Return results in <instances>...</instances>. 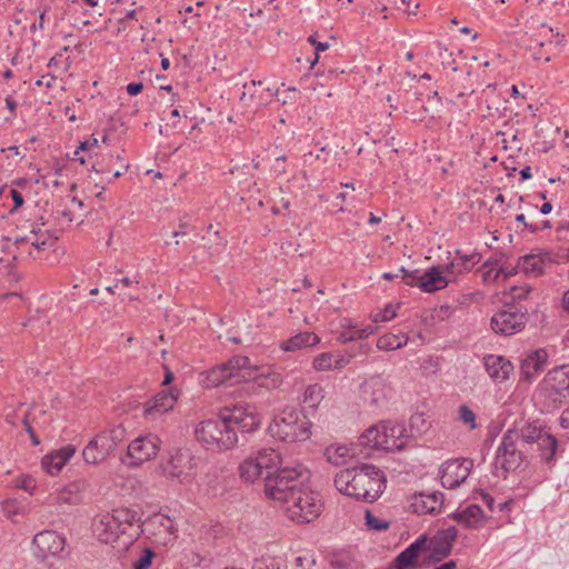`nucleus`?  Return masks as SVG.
Segmentation results:
<instances>
[{
  "mask_svg": "<svg viewBox=\"0 0 569 569\" xmlns=\"http://www.w3.org/2000/svg\"><path fill=\"white\" fill-rule=\"evenodd\" d=\"M418 552L416 548L411 547L410 545L401 551L393 560L392 567L396 569H407L415 565V560L418 557Z\"/></svg>",
  "mask_w": 569,
  "mask_h": 569,
  "instance_id": "obj_41",
  "label": "nucleus"
},
{
  "mask_svg": "<svg viewBox=\"0 0 569 569\" xmlns=\"http://www.w3.org/2000/svg\"><path fill=\"white\" fill-rule=\"evenodd\" d=\"M480 497L482 502L488 507L490 511L495 510V499L488 492L481 491Z\"/></svg>",
  "mask_w": 569,
  "mask_h": 569,
  "instance_id": "obj_59",
  "label": "nucleus"
},
{
  "mask_svg": "<svg viewBox=\"0 0 569 569\" xmlns=\"http://www.w3.org/2000/svg\"><path fill=\"white\" fill-rule=\"evenodd\" d=\"M319 341H320V338L316 333L305 331V332H299V333L290 337L289 339L282 341L280 347L284 351H297L302 348L313 347V346L318 345Z\"/></svg>",
  "mask_w": 569,
  "mask_h": 569,
  "instance_id": "obj_31",
  "label": "nucleus"
},
{
  "mask_svg": "<svg viewBox=\"0 0 569 569\" xmlns=\"http://www.w3.org/2000/svg\"><path fill=\"white\" fill-rule=\"evenodd\" d=\"M397 315V308L392 305H387L383 309L377 311L371 315L372 321L377 322H386L393 319Z\"/></svg>",
  "mask_w": 569,
  "mask_h": 569,
  "instance_id": "obj_45",
  "label": "nucleus"
},
{
  "mask_svg": "<svg viewBox=\"0 0 569 569\" xmlns=\"http://www.w3.org/2000/svg\"><path fill=\"white\" fill-rule=\"evenodd\" d=\"M142 532H148L154 540L163 546L172 543L177 538L178 528L167 515L156 513L143 523Z\"/></svg>",
  "mask_w": 569,
  "mask_h": 569,
  "instance_id": "obj_17",
  "label": "nucleus"
},
{
  "mask_svg": "<svg viewBox=\"0 0 569 569\" xmlns=\"http://www.w3.org/2000/svg\"><path fill=\"white\" fill-rule=\"evenodd\" d=\"M154 556H156V553L152 549L144 548L142 550L141 555L139 556V558L132 562V568L133 569H149Z\"/></svg>",
  "mask_w": 569,
  "mask_h": 569,
  "instance_id": "obj_44",
  "label": "nucleus"
},
{
  "mask_svg": "<svg viewBox=\"0 0 569 569\" xmlns=\"http://www.w3.org/2000/svg\"><path fill=\"white\" fill-rule=\"evenodd\" d=\"M408 436L401 423L382 421L368 428L360 437L361 445L372 449L395 451L406 447Z\"/></svg>",
  "mask_w": 569,
  "mask_h": 569,
  "instance_id": "obj_7",
  "label": "nucleus"
},
{
  "mask_svg": "<svg viewBox=\"0 0 569 569\" xmlns=\"http://www.w3.org/2000/svg\"><path fill=\"white\" fill-rule=\"evenodd\" d=\"M80 487H83V483H72L70 485L60 496L59 500L67 503H78L80 502V496L78 493L73 495L72 488H76L78 491Z\"/></svg>",
  "mask_w": 569,
  "mask_h": 569,
  "instance_id": "obj_49",
  "label": "nucleus"
},
{
  "mask_svg": "<svg viewBox=\"0 0 569 569\" xmlns=\"http://www.w3.org/2000/svg\"><path fill=\"white\" fill-rule=\"evenodd\" d=\"M311 422L302 411L287 407L268 427L272 438L284 442L305 441L311 436Z\"/></svg>",
  "mask_w": 569,
  "mask_h": 569,
  "instance_id": "obj_4",
  "label": "nucleus"
},
{
  "mask_svg": "<svg viewBox=\"0 0 569 569\" xmlns=\"http://www.w3.org/2000/svg\"><path fill=\"white\" fill-rule=\"evenodd\" d=\"M6 106L7 108L9 109V111L14 114L16 113V110H17V101L11 97H7L6 98Z\"/></svg>",
  "mask_w": 569,
  "mask_h": 569,
  "instance_id": "obj_62",
  "label": "nucleus"
},
{
  "mask_svg": "<svg viewBox=\"0 0 569 569\" xmlns=\"http://www.w3.org/2000/svg\"><path fill=\"white\" fill-rule=\"evenodd\" d=\"M308 41H309L311 44H313V46H315V50H316V58H315V60H313V61H312V63H311V64L313 66L315 63H317V61H318V59H319V52L327 50V49L329 48V43H328V42H320V41H317L315 36H310V37L308 38Z\"/></svg>",
  "mask_w": 569,
  "mask_h": 569,
  "instance_id": "obj_51",
  "label": "nucleus"
},
{
  "mask_svg": "<svg viewBox=\"0 0 569 569\" xmlns=\"http://www.w3.org/2000/svg\"><path fill=\"white\" fill-rule=\"evenodd\" d=\"M550 262L548 253H530L518 259V268L527 277L537 278L545 273L547 263Z\"/></svg>",
  "mask_w": 569,
  "mask_h": 569,
  "instance_id": "obj_27",
  "label": "nucleus"
},
{
  "mask_svg": "<svg viewBox=\"0 0 569 569\" xmlns=\"http://www.w3.org/2000/svg\"><path fill=\"white\" fill-rule=\"evenodd\" d=\"M43 226V223L37 224L33 222L30 224L29 231L21 236H34L38 240V244L54 246L57 238L49 229H44Z\"/></svg>",
  "mask_w": 569,
  "mask_h": 569,
  "instance_id": "obj_39",
  "label": "nucleus"
},
{
  "mask_svg": "<svg viewBox=\"0 0 569 569\" xmlns=\"http://www.w3.org/2000/svg\"><path fill=\"white\" fill-rule=\"evenodd\" d=\"M325 456L331 465H345L348 457L353 456L351 449L345 445H331L326 448Z\"/></svg>",
  "mask_w": 569,
  "mask_h": 569,
  "instance_id": "obj_35",
  "label": "nucleus"
},
{
  "mask_svg": "<svg viewBox=\"0 0 569 569\" xmlns=\"http://www.w3.org/2000/svg\"><path fill=\"white\" fill-rule=\"evenodd\" d=\"M286 505V511L295 521L305 523L316 519L322 508L319 493L302 487L300 490L293 491L288 500L282 501Z\"/></svg>",
  "mask_w": 569,
  "mask_h": 569,
  "instance_id": "obj_9",
  "label": "nucleus"
},
{
  "mask_svg": "<svg viewBox=\"0 0 569 569\" xmlns=\"http://www.w3.org/2000/svg\"><path fill=\"white\" fill-rule=\"evenodd\" d=\"M281 458L272 448L260 449L252 452L239 465V476L242 481L252 483L261 477H267L278 468Z\"/></svg>",
  "mask_w": 569,
  "mask_h": 569,
  "instance_id": "obj_10",
  "label": "nucleus"
},
{
  "mask_svg": "<svg viewBox=\"0 0 569 569\" xmlns=\"http://www.w3.org/2000/svg\"><path fill=\"white\" fill-rule=\"evenodd\" d=\"M193 458L188 450H177L171 455L167 465L164 466V472L180 480L186 479L193 468Z\"/></svg>",
  "mask_w": 569,
  "mask_h": 569,
  "instance_id": "obj_23",
  "label": "nucleus"
},
{
  "mask_svg": "<svg viewBox=\"0 0 569 569\" xmlns=\"http://www.w3.org/2000/svg\"><path fill=\"white\" fill-rule=\"evenodd\" d=\"M469 529H478L485 526L486 517L478 505H469L465 509H457L448 516Z\"/></svg>",
  "mask_w": 569,
  "mask_h": 569,
  "instance_id": "obj_24",
  "label": "nucleus"
},
{
  "mask_svg": "<svg viewBox=\"0 0 569 569\" xmlns=\"http://www.w3.org/2000/svg\"><path fill=\"white\" fill-rule=\"evenodd\" d=\"M44 17H46V10L42 11L39 16V21H37V23H33L31 27H30V31L31 32H34L36 30H42L43 29V24H44Z\"/></svg>",
  "mask_w": 569,
  "mask_h": 569,
  "instance_id": "obj_61",
  "label": "nucleus"
},
{
  "mask_svg": "<svg viewBox=\"0 0 569 569\" xmlns=\"http://www.w3.org/2000/svg\"><path fill=\"white\" fill-rule=\"evenodd\" d=\"M194 435L197 440L209 450H229L238 443L237 432L226 415L201 421Z\"/></svg>",
  "mask_w": 569,
  "mask_h": 569,
  "instance_id": "obj_6",
  "label": "nucleus"
},
{
  "mask_svg": "<svg viewBox=\"0 0 569 569\" xmlns=\"http://www.w3.org/2000/svg\"><path fill=\"white\" fill-rule=\"evenodd\" d=\"M97 147H98V139L94 137H91V138L80 142L79 147L74 151V156H77L80 151L92 150Z\"/></svg>",
  "mask_w": 569,
  "mask_h": 569,
  "instance_id": "obj_52",
  "label": "nucleus"
},
{
  "mask_svg": "<svg viewBox=\"0 0 569 569\" xmlns=\"http://www.w3.org/2000/svg\"><path fill=\"white\" fill-rule=\"evenodd\" d=\"M549 428L539 420L527 422L518 430L519 439L525 443H536Z\"/></svg>",
  "mask_w": 569,
  "mask_h": 569,
  "instance_id": "obj_33",
  "label": "nucleus"
},
{
  "mask_svg": "<svg viewBox=\"0 0 569 569\" xmlns=\"http://www.w3.org/2000/svg\"><path fill=\"white\" fill-rule=\"evenodd\" d=\"M480 260L481 254L478 252L463 254L461 250H457L455 258L445 266V271L452 276H459L471 271L473 267L480 262Z\"/></svg>",
  "mask_w": 569,
  "mask_h": 569,
  "instance_id": "obj_28",
  "label": "nucleus"
},
{
  "mask_svg": "<svg viewBox=\"0 0 569 569\" xmlns=\"http://www.w3.org/2000/svg\"><path fill=\"white\" fill-rule=\"evenodd\" d=\"M14 243L17 246H29V249H27V253L33 259H38L40 257V252L51 248L52 246H43L38 244V240L34 236H17L14 238Z\"/></svg>",
  "mask_w": 569,
  "mask_h": 569,
  "instance_id": "obj_38",
  "label": "nucleus"
},
{
  "mask_svg": "<svg viewBox=\"0 0 569 569\" xmlns=\"http://www.w3.org/2000/svg\"><path fill=\"white\" fill-rule=\"evenodd\" d=\"M390 391L391 389L385 379L375 376L361 385L360 396L365 405L372 410H377L387 405Z\"/></svg>",
  "mask_w": 569,
  "mask_h": 569,
  "instance_id": "obj_16",
  "label": "nucleus"
},
{
  "mask_svg": "<svg viewBox=\"0 0 569 569\" xmlns=\"http://www.w3.org/2000/svg\"><path fill=\"white\" fill-rule=\"evenodd\" d=\"M93 533L103 543L123 539L122 545H131L142 533V523L136 511L120 508L112 513L101 515L93 522Z\"/></svg>",
  "mask_w": 569,
  "mask_h": 569,
  "instance_id": "obj_2",
  "label": "nucleus"
},
{
  "mask_svg": "<svg viewBox=\"0 0 569 569\" xmlns=\"http://www.w3.org/2000/svg\"><path fill=\"white\" fill-rule=\"evenodd\" d=\"M459 419L463 423L468 425L471 430L477 428L476 413L467 405H461L459 407Z\"/></svg>",
  "mask_w": 569,
  "mask_h": 569,
  "instance_id": "obj_48",
  "label": "nucleus"
},
{
  "mask_svg": "<svg viewBox=\"0 0 569 569\" xmlns=\"http://www.w3.org/2000/svg\"><path fill=\"white\" fill-rule=\"evenodd\" d=\"M531 291V287L530 286H512L510 288V292L508 295H506V300L505 301H508L509 303H515L517 305V302H520L521 300H525L528 295L530 293Z\"/></svg>",
  "mask_w": 569,
  "mask_h": 569,
  "instance_id": "obj_43",
  "label": "nucleus"
},
{
  "mask_svg": "<svg viewBox=\"0 0 569 569\" xmlns=\"http://www.w3.org/2000/svg\"><path fill=\"white\" fill-rule=\"evenodd\" d=\"M528 321V310L519 305L505 301L503 308L491 318V328L496 333L511 336L523 330Z\"/></svg>",
  "mask_w": 569,
  "mask_h": 569,
  "instance_id": "obj_14",
  "label": "nucleus"
},
{
  "mask_svg": "<svg viewBox=\"0 0 569 569\" xmlns=\"http://www.w3.org/2000/svg\"><path fill=\"white\" fill-rule=\"evenodd\" d=\"M443 505V493L440 491L421 492L415 496L411 507L418 515L439 512Z\"/></svg>",
  "mask_w": 569,
  "mask_h": 569,
  "instance_id": "obj_25",
  "label": "nucleus"
},
{
  "mask_svg": "<svg viewBox=\"0 0 569 569\" xmlns=\"http://www.w3.org/2000/svg\"><path fill=\"white\" fill-rule=\"evenodd\" d=\"M518 270H520L518 268V263L515 267H512V266H501L497 270V272L495 274V279L498 280V279L502 278V280H506V279L515 276L518 272Z\"/></svg>",
  "mask_w": 569,
  "mask_h": 569,
  "instance_id": "obj_50",
  "label": "nucleus"
},
{
  "mask_svg": "<svg viewBox=\"0 0 569 569\" xmlns=\"http://www.w3.org/2000/svg\"><path fill=\"white\" fill-rule=\"evenodd\" d=\"M142 89H143L142 82H130L127 86V93L129 96H137L142 91Z\"/></svg>",
  "mask_w": 569,
  "mask_h": 569,
  "instance_id": "obj_57",
  "label": "nucleus"
},
{
  "mask_svg": "<svg viewBox=\"0 0 569 569\" xmlns=\"http://www.w3.org/2000/svg\"><path fill=\"white\" fill-rule=\"evenodd\" d=\"M325 398L323 388L319 383L309 385L302 395L305 409L315 411Z\"/></svg>",
  "mask_w": 569,
  "mask_h": 569,
  "instance_id": "obj_34",
  "label": "nucleus"
},
{
  "mask_svg": "<svg viewBox=\"0 0 569 569\" xmlns=\"http://www.w3.org/2000/svg\"><path fill=\"white\" fill-rule=\"evenodd\" d=\"M386 481L383 471L367 463L343 469L335 477V486L341 493L366 502L381 496Z\"/></svg>",
  "mask_w": 569,
  "mask_h": 569,
  "instance_id": "obj_1",
  "label": "nucleus"
},
{
  "mask_svg": "<svg viewBox=\"0 0 569 569\" xmlns=\"http://www.w3.org/2000/svg\"><path fill=\"white\" fill-rule=\"evenodd\" d=\"M160 446L161 440L156 433L140 435L130 441L120 460L129 468L140 467L157 457Z\"/></svg>",
  "mask_w": 569,
  "mask_h": 569,
  "instance_id": "obj_12",
  "label": "nucleus"
},
{
  "mask_svg": "<svg viewBox=\"0 0 569 569\" xmlns=\"http://www.w3.org/2000/svg\"><path fill=\"white\" fill-rule=\"evenodd\" d=\"M429 539L426 535H421L418 537L412 543H410L411 547L416 548L417 552L420 553V551L428 549Z\"/></svg>",
  "mask_w": 569,
  "mask_h": 569,
  "instance_id": "obj_54",
  "label": "nucleus"
},
{
  "mask_svg": "<svg viewBox=\"0 0 569 569\" xmlns=\"http://www.w3.org/2000/svg\"><path fill=\"white\" fill-rule=\"evenodd\" d=\"M226 418L230 420V425L236 431L240 429L243 432H253L261 423L259 415L249 406L236 407L229 415H226Z\"/></svg>",
  "mask_w": 569,
  "mask_h": 569,
  "instance_id": "obj_21",
  "label": "nucleus"
},
{
  "mask_svg": "<svg viewBox=\"0 0 569 569\" xmlns=\"http://www.w3.org/2000/svg\"><path fill=\"white\" fill-rule=\"evenodd\" d=\"M482 362L486 372L495 382L508 380L513 371V365L503 356L486 355Z\"/></svg>",
  "mask_w": 569,
  "mask_h": 569,
  "instance_id": "obj_22",
  "label": "nucleus"
},
{
  "mask_svg": "<svg viewBox=\"0 0 569 569\" xmlns=\"http://www.w3.org/2000/svg\"><path fill=\"white\" fill-rule=\"evenodd\" d=\"M309 478V470L301 463L276 468L270 476L264 478L266 495L272 500L282 502L288 500L293 491L305 487Z\"/></svg>",
  "mask_w": 569,
  "mask_h": 569,
  "instance_id": "obj_3",
  "label": "nucleus"
},
{
  "mask_svg": "<svg viewBox=\"0 0 569 569\" xmlns=\"http://www.w3.org/2000/svg\"><path fill=\"white\" fill-rule=\"evenodd\" d=\"M542 411H552L569 399V363L550 370L535 393Z\"/></svg>",
  "mask_w": 569,
  "mask_h": 569,
  "instance_id": "obj_5",
  "label": "nucleus"
},
{
  "mask_svg": "<svg viewBox=\"0 0 569 569\" xmlns=\"http://www.w3.org/2000/svg\"><path fill=\"white\" fill-rule=\"evenodd\" d=\"M127 430L122 425H112L98 432L83 448L82 457L87 463L99 465L107 460L126 439Z\"/></svg>",
  "mask_w": 569,
  "mask_h": 569,
  "instance_id": "obj_8",
  "label": "nucleus"
},
{
  "mask_svg": "<svg viewBox=\"0 0 569 569\" xmlns=\"http://www.w3.org/2000/svg\"><path fill=\"white\" fill-rule=\"evenodd\" d=\"M408 337L403 333H387L381 336L377 341V347L380 350H397L406 346Z\"/></svg>",
  "mask_w": 569,
  "mask_h": 569,
  "instance_id": "obj_36",
  "label": "nucleus"
},
{
  "mask_svg": "<svg viewBox=\"0 0 569 569\" xmlns=\"http://www.w3.org/2000/svg\"><path fill=\"white\" fill-rule=\"evenodd\" d=\"M516 221L523 224V227L528 230H530L532 233H536L539 231V228L537 224H533V223H528L526 221V217L523 213H520V214H517L516 216Z\"/></svg>",
  "mask_w": 569,
  "mask_h": 569,
  "instance_id": "obj_56",
  "label": "nucleus"
},
{
  "mask_svg": "<svg viewBox=\"0 0 569 569\" xmlns=\"http://www.w3.org/2000/svg\"><path fill=\"white\" fill-rule=\"evenodd\" d=\"M9 193L13 200V207L10 210V212L12 213L23 206L24 199H23L22 194L16 189H10Z\"/></svg>",
  "mask_w": 569,
  "mask_h": 569,
  "instance_id": "obj_53",
  "label": "nucleus"
},
{
  "mask_svg": "<svg viewBox=\"0 0 569 569\" xmlns=\"http://www.w3.org/2000/svg\"><path fill=\"white\" fill-rule=\"evenodd\" d=\"M376 329L377 328L371 325H367V326H363L360 328L353 327V330H342L341 332H339L338 340L340 342L346 343V342L366 339L369 336L373 335Z\"/></svg>",
  "mask_w": 569,
  "mask_h": 569,
  "instance_id": "obj_37",
  "label": "nucleus"
},
{
  "mask_svg": "<svg viewBox=\"0 0 569 569\" xmlns=\"http://www.w3.org/2000/svg\"><path fill=\"white\" fill-rule=\"evenodd\" d=\"M538 451L541 460L548 465L552 466L556 460V452L558 449V440L557 438L550 432V429L542 435L540 440L537 442Z\"/></svg>",
  "mask_w": 569,
  "mask_h": 569,
  "instance_id": "obj_32",
  "label": "nucleus"
},
{
  "mask_svg": "<svg viewBox=\"0 0 569 569\" xmlns=\"http://www.w3.org/2000/svg\"><path fill=\"white\" fill-rule=\"evenodd\" d=\"M349 363V358L335 353L333 369H342Z\"/></svg>",
  "mask_w": 569,
  "mask_h": 569,
  "instance_id": "obj_58",
  "label": "nucleus"
},
{
  "mask_svg": "<svg viewBox=\"0 0 569 569\" xmlns=\"http://www.w3.org/2000/svg\"><path fill=\"white\" fill-rule=\"evenodd\" d=\"M457 537L458 529L455 526H450L448 528L438 530L429 539L428 550H430V558L432 562H440L450 556Z\"/></svg>",
  "mask_w": 569,
  "mask_h": 569,
  "instance_id": "obj_20",
  "label": "nucleus"
},
{
  "mask_svg": "<svg viewBox=\"0 0 569 569\" xmlns=\"http://www.w3.org/2000/svg\"><path fill=\"white\" fill-rule=\"evenodd\" d=\"M399 272L402 274V280L407 286L419 288V283L422 279V274L419 273V270L409 271L405 267H400Z\"/></svg>",
  "mask_w": 569,
  "mask_h": 569,
  "instance_id": "obj_47",
  "label": "nucleus"
},
{
  "mask_svg": "<svg viewBox=\"0 0 569 569\" xmlns=\"http://www.w3.org/2000/svg\"><path fill=\"white\" fill-rule=\"evenodd\" d=\"M63 548V537L53 530H43L37 533L32 540L33 555L41 560L59 555Z\"/></svg>",
  "mask_w": 569,
  "mask_h": 569,
  "instance_id": "obj_19",
  "label": "nucleus"
},
{
  "mask_svg": "<svg viewBox=\"0 0 569 569\" xmlns=\"http://www.w3.org/2000/svg\"><path fill=\"white\" fill-rule=\"evenodd\" d=\"M559 421L563 429H569V407L562 411Z\"/></svg>",
  "mask_w": 569,
  "mask_h": 569,
  "instance_id": "obj_60",
  "label": "nucleus"
},
{
  "mask_svg": "<svg viewBox=\"0 0 569 569\" xmlns=\"http://www.w3.org/2000/svg\"><path fill=\"white\" fill-rule=\"evenodd\" d=\"M74 453V446L68 445L54 452L46 455L42 458L41 465L48 473L53 476L60 472L63 466L73 457Z\"/></svg>",
  "mask_w": 569,
  "mask_h": 569,
  "instance_id": "obj_26",
  "label": "nucleus"
},
{
  "mask_svg": "<svg viewBox=\"0 0 569 569\" xmlns=\"http://www.w3.org/2000/svg\"><path fill=\"white\" fill-rule=\"evenodd\" d=\"M112 161H121L120 154H101L92 162L91 169L98 174H108L112 171Z\"/></svg>",
  "mask_w": 569,
  "mask_h": 569,
  "instance_id": "obj_40",
  "label": "nucleus"
},
{
  "mask_svg": "<svg viewBox=\"0 0 569 569\" xmlns=\"http://www.w3.org/2000/svg\"><path fill=\"white\" fill-rule=\"evenodd\" d=\"M548 355L543 349H538L529 353L520 366L521 373L526 380L536 378L543 371Z\"/></svg>",
  "mask_w": 569,
  "mask_h": 569,
  "instance_id": "obj_29",
  "label": "nucleus"
},
{
  "mask_svg": "<svg viewBox=\"0 0 569 569\" xmlns=\"http://www.w3.org/2000/svg\"><path fill=\"white\" fill-rule=\"evenodd\" d=\"M180 396L177 388H169L158 392L143 405V417L148 421H156L163 413L173 409Z\"/></svg>",
  "mask_w": 569,
  "mask_h": 569,
  "instance_id": "obj_18",
  "label": "nucleus"
},
{
  "mask_svg": "<svg viewBox=\"0 0 569 569\" xmlns=\"http://www.w3.org/2000/svg\"><path fill=\"white\" fill-rule=\"evenodd\" d=\"M457 568V562L455 560H449L442 565H440L439 567H436L435 569H456Z\"/></svg>",
  "mask_w": 569,
  "mask_h": 569,
  "instance_id": "obj_63",
  "label": "nucleus"
},
{
  "mask_svg": "<svg viewBox=\"0 0 569 569\" xmlns=\"http://www.w3.org/2000/svg\"><path fill=\"white\" fill-rule=\"evenodd\" d=\"M472 467V460L467 458L450 459L443 462L440 468L441 485L448 489L459 487L469 477Z\"/></svg>",
  "mask_w": 569,
  "mask_h": 569,
  "instance_id": "obj_15",
  "label": "nucleus"
},
{
  "mask_svg": "<svg viewBox=\"0 0 569 569\" xmlns=\"http://www.w3.org/2000/svg\"><path fill=\"white\" fill-rule=\"evenodd\" d=\"M365 519H366V526L371 530L381 531V530H387L389 528L388 521L377 518L369 510L366 511Z\"/></svg>",
  "mask_w": 569,
  "mask_h": 569,
  "instance_id": "obj_46",
  "label": "nucleus"
},
{
  "mask_svg": "<svg viewBox=\"0 0 569 569\" xmlns=\"http://www.w3.org/2000/svg\"><path fill=\"white\" fill-rule=\"evenodd\" d=\"M445 268L442 269L439 266H433L426 270L422 273L421 282L419 283V288L423 292H436L446 288L449 283V280L446 276H443Z\"/></svg>",
  "mask_w": 569,
  "mask_h": 569,
  "instance_id": "obj_30",
  "label": "nucleus"
},
{
  "mask_svg": "<svg viewBox=\"0 0 569 569\" xmlns=\"http://www.w3.org/2000/svg\"><path fill=\"white\" fill-rule=\"evenodd\" d=\"M557 232H569V221H562L557 227Z\"/></svg>",
  "mask_w": 569,
  "mask_h": 569,
  "instance_id": "obj_64",
  "label": "nucleus"
},
{
  "mask_svg": "<svg viewBox=\"0 0 569 569\" xmlns=\"http://www.w3.org/2000/svg\"><path fill=\"white\" fill-rule=\"evenodd\" d=\"M335 353L322 352L318 355L313 360V369L317 371H328L333 369Z\"/></svg>",
  "mask_w": 569,
  "mask_h": 569,
  "instance_id": "obj_42",
  "label": "nucleus"
},
{
  "mask_svg": "<svg viewBox=\"0 0 569 569\" xmlns=\"http://www.w3.org/2000/svg\"><path fill=\"white\" fill-rule=\"evenodd\" d=\"M250 368V360L246 356H234L206 372L204 385L207 388H216L223 383L232 385L244 379L242 370Z\"/></svg>",
  "mask_w": 569,
  "mask_h": 569,
  "instance_id": "obj_13",
  "label": "nucleus"
},
{
  "mask_svg": "<svg viewBox=\"0 0 569 569\" xmlns=\"http://www.w3.org/2000/svg\"><path fill=\"white\" fill-rule=\"evenodd\" d=\"M518 430L508 429L496 450L495 469L498 477L507 478L510 471L517 470L523 462V453L517 447Z\"/></svg>",
  "mask_w": 569,
  "mask_h": 569,
  "instance_id": "obj_11",
  "label": "nucleus"
},
{
  "mask_svg": "<svg viewBox=\"0 0 569 569\" xmlns=\"http://www.w3.org/2000/svg\"><path fill=\"white\" fill-rule=\"evenodd\" d=\"M128 168H129V164L126 163L123 161V159L121 158L120 166H118L117 168H114L111 171L112 172V177L108 178L107 182H111L113 179H117V178L121 177L124 172H127Z\"/></svg>",
  "mask_w": 569,
  "mask_h": 569,
  "instance_id": "obj_55",
  "label": "nucleus"
}]
</instances>
